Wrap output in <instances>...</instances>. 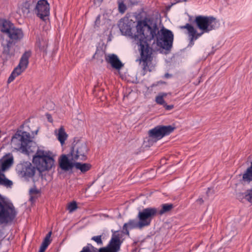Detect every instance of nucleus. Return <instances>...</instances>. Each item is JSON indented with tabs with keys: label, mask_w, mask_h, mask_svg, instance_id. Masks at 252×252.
<instances>
[{
	"label": "nucleus",
	"mask_w": 252,
	"mask_h": 252,
	"mask_svg": "<svg viewBox=\"0 0 252 252\" xmlns=\"http://www.w3.org/2000/svg\"><path fill=\"white\" fill-rule=\"evenodd\" d=\"M134 23L132 20L128 18H124L120 21L119 27L123 34L131 37L137 41V44L140 45L141 58L136 61L140 63L142 62L143 69L145 72L151 71L148 66V63L152 59V49L150 46L155 48L158 46L157 26L156 25L155 28L152 29L145 20L139 21L136 26V33L133 34L131 29Z\"/></svg>",
	"instance_id": "f257e3e1"
},
{
	"label": "nucleus",
	"mask_w": 252,
	"mask_h": 252,
	"mask_svg": "<svg viewBox=\"0 0 252 252\" xmlns=\"http://www.w3.org/2000/svg\"><path fill=\"white\" fill-rule=\"evenodd\" d=\"M32 162L36 168L30 162L18 164L16 166L17 173L22 177L31 178L34 176L36 169L40 172L49 170L54 165V155L49 151L38 149L33 157Z\"/></svg>",
	"instance_id": "f03ea898"
},
{
	"label": "nucleus",
	"mask_w": 252,
	"mask_h": 252,
	"mask_svg": "<svg viewBox=\"0 0 252 252\" xmlns=\"http://www.w3.org/2000/svg\"><path fill=\"white\" fill-rule=\"evenodd\" d=\"M194 22L197 28L201 31L197 32L195 28L190 24L187 23L181 27V29H186L189 36V44H194L193 41L196 40L204 33H209L210 31L219 27L220 24L217 19L213 16L198 15L195 17Z\"/></svg>",
	"instance_id": "7ed1b4c3"
},
{
	"label": "nucleus",
	"mask_w": 252,
	"mask_h": 252,
	"mask_svg": "<svg viewBox=\"0 0 252 252\" xmlns=\"http://www.w3.org/2000/svg\"><path fill=\"white\" fill-rule=\"evenodd\" d=\"M158 52L168 55L171 52L174 41L173 32L165 28L160 22L158 24Z\"/></svg>",
	"instance_id": "20e7f679"
},
{
	"label": "nucleus",
	"mask_w": 252,
	"mask_h": 252,
	"mask_svg": "<svg viewBox=\"0 0 252 252\" xmlns=\"http://www.w3.org/2000/svg\"><path fill=\"white\" fill-rule=\"evenodd\" d=\"M32 142L30 134L26 131L19 130L12 136L11 146L15 150H21L23 153L29 154L32 150L29 144Z\"/></svg>",
	"instance_id": "39448f33"
},
{
	"label": "nucleus",
	"mask_w": 252,
	"mask_h": 252,
	"mask_svg": "<svg viewBox=\"0 0 252 252\" xmlns=\"http://www.w3.org/2000/svg\"><path fill=\"white\" fill-rule=\"evenodd\" d=\"M89 148L85 142L79 141L72 148V150L68 155L70 160L75 161L76 160H86L87 158V154Z\"/></svg>",
	"instance_id": "423d86ee"
},
{
	"label": "nucleus",
	"mask_w": 252,
	"mask_h": 252,
	"mask_svg": "<svg viewBox=\"0 0 252 252\" xmlns=\"http://www.w3.org/2000/svg\"><path fill=\"white\" fill-rule=\"evenodd\" d=\"M157 212V209L153 208H148L139 211L138 214L139 226L143 228L149 225Z\"/></svg>",
	"instance_id": "0eeeda50"
},
{
	"label": "nucleus",
	"mask_w": 252,
	"mask_h": 252,
	"mask_svg": "<svg viewBox=\"0 0 252 252\" xmlns=\"http://www.w3.org/2000/svg\"><path fill=\"white\" fill-rule=\"evenodd\" d=\"M34 12L38 17L45 21L50 14V5L46 0H39L34 8Z\"/></svg>",
	"instance_id": "6e6552de"
},
{
	"label": "nucleus",
	"mask_w": 252,
	"mask_h": 252,
	"mask_svg": "<svg viewBox=\"0 0 252 252\" xmlns=\"http://www.w3.org/2000/svg\"><path fill=\"white\" fill-rule=\"evenodd\" d=\"M14 43L8 41L7 38H2L1 45L3 48L1 58L4 62L11 59L15 55Z\"/></svg>",
	"instance_id": "1a4fd4ad"
},
{
	"label": "nucleus",
	"mask_w": 252,
	"mask_h": 252,
	"mask_svg": "<svg viewBox=\"0 0 252 252\" xmlns=\"http://www.w3.org/2000/svg\"><path fill=\"white\" fill-rule=\"evenodd\" d=\"M120 234L113 235L107 247L99 249L98 252H118L122 243Z\"/></svg>",
	"instance_id": "9d476101"
},
{
	"label": "nucleus",
	"mask_w": 252,
	"mask_h": 252,
	"mask_svg": "<svg viewBox=\"0 0 252 252\" xmlns=\"http://www.w3.org/2000/svg\"><path fill=\"white\" fill-rule=\"evenodd\" d=\"M6 36L8 38V41L15 44L23 38L24 32L21 29L14 26Z\"/></svg>",
	"instance_id": "9b49d317"
},
{
	"label": "nucleus",
	"mask_w": 252,
	"mask_h": 252,
	"mask_svg": "<svg viewBox=\"0 0 252 252\" xmlns=\"http://www.w3.org/2000/svg\"><path fill=\"white\" fill-rule=\"evenodd\" d=\"M14 163V158L13 155L9 153L6 154L0 159V171L1 172H4L8 170L13 165Z\"/></svg>",
	"instance_id": "f8f14e48"
},
{
	"label": "nucleus",
	"mask_w": 252,
	"mask_h": 252,
	"mask_svg": "<svg viewBox=\"0 0 252 252\" xmlns=\"http://www.w3.org/2000/svg\"><path fill=\"white\" fill-rule=\"evenodd\" d=\"M31 55V53L29 51L25 52L22 56L19 64L15 68L17 71L21 74L27 68L29 64V59Z\"/></svg>",
	"instance_id": "ddd939ff"
},
{
	"label": "nucleus",
	"mask_w": 252,
	"mask_h": 252,
	"mask_svg": "<svg viewBox=\"0 0 252 252\" xmlns=\"http://www.w3.org/2000/svg\"><path fill=\"white\" fill-rule=\"evenodd\" d=\"M106 61L109 63L112 67L117 70L121 69L124 64L121 62L118 56L115 54H110L105 58Z\"/></svg>",
	"instance_id": "4468645a"
},
{
	"label": "nucleus",
	"mask_w": 252,
	"mask_h": 252,
	"mask_svg": "<svg viewBox=\"0 0 252 252\" xmlns=\"http://www.w3.org/2000/svg\"><path fill=\"white\" fill-rule=\"evenodd\" d=\"M67 157L66 155H62L59 160L60 167L64 170H68L72 169L74 166L73 161L70 160V157Z\"/></svg>",
	"instance_id": "2eb2a0df"
},
{
	"label": "nucleus",
	"mask_w": 252,
	"mask_h": 252,
	"mask_svg": "<svg viewBox=\"0 0 252 252\" xmlns=\"http://www.w3.org/2000/svg\"><path fill=\"white\" fill-rule=\"evenodd\" d=\"M14 26L10 21L5 19H0V31L6 35Z\"/></svg>",
	"instance_id": "dca6fc26"
},
{
	"label": "nucleus",
	"mask_w": 252,
	"mask_h": 252,
	"mask_svg": "<svg viewBox=\"0 0 252 252\" xmlns=\"http://www.w3.org/2000/svg\"><path fill=\"white\" fill-rule=\"evenodd\" d=\"M175 127L169 125L165 126H158V140L163 137L169 135L173 132Z\"/></svg>",
	"instance_id": "f3484780"
},
{
	"label": "nucleus",
	"mask_w": 252,
	"mask_h": 252,
	"mask_svg": "<svg viewBox=\"0 0 252 252\" xmlns=\"http://www.w3.org/2000/svg\"><path fill=\"white\" fill-rule=\"evenodd\" d=\"M135 228H142L139 225V221L130 220L127 223L124 224L123 227V233L128 236L129 235L128 229H131Z\"/></svg>",
	"instance_id": "a211bd4d"
},
{
	"label": "nucleus",
	"mask_w": 252,
	"mask_h": 252,
	"mask_svg": "<svg viewBox=\"0 0 252 252\" xmlns=\"http://www.w3.org/2000/svg\"><path fill=\"white\" fill-rule=\"evenodd\" d=\"M236 197L241 201H243L245 199L249 202L252 203V188L247 189L245 192L237 193Z\"/></svg>",
	"instance_id": "6ab92c4d"
},
{
	"label": "nucleus",
	"mask_w": 252,
	"mask_h": 252,
	"mask_svg": "<svg viewBox=\"0 0 252 252\" xmlns=\"http://www.w3.org/2000/svg\"><path fill=\"white\" fill-rule=\"evenodd\" d=\"M241 182L244 184H249L252 182V162L250 166L246 169L243 174Z\"/></svg>",
	"instance_id": "aec40b11"
},
{
	"label": "nucleus",
	"mask_w": 252,
	"mask_h": 252,
	"mask_svg": "<svg viewBox=\"0 0 252 252\" xmlns=\"http://www.w3.org/2000/svg\"><path fill=\"white\" fill-rule=\"evenodd\" d=\"M55 133H56L58 140L62 145H63L67 137V134L65 132L64 128L61 126L58 129V131L57 130L55 131Z\"/></svg>",
	"instance_id": "412c9836"
},
{
	"label": "nucleus",
	"mask_w": 252,
	"mask_h": 252,
	"mask_svg": "<svg viewBox=\"0 0 252 252\" xmlns=\"http://www.w3.org/2000/svg\"><path fill=\"white\" fill-rule=\"evenodd\" d=\"M52 235V232L50 231L46 235L44 238L43 241L42 242L41 245L40 247V249L38 252H44L48 246L51 242V236Z\"/></svg>",
	"instance_id": "4be33fe9"
},
{
	"label": "nucleus",
	"mask_w": 252,
	"mask_h": 252,
	"mask_svg": "<svg viewBox=\"0 0 252 252\" xmlns=\"http://www.w3.org/2000/svg\"><path fill=\"white\" fill-rule=\"evenodd\" d=\"M74 167L80 170L82 173H85L91 169V165L87 163L74 162Z\"/></svg>",
	"instance_id": "5701e85b"
},
{
	"label": "nucleus",
	"mask_w": 252,
	"mask_h": 252,
	"mask_svg": "<svg viewBox=\"0 0 252 252\" xmlns=\"http://www.w3.org/2000/svg\"><path fill=\"white\" fill-rule=\"evenodd\" d=\"M32 8V4L29 2H26L23 4L21 8V12L24 17L28 16Z\"/></svg>",
	"instance_id": "b1692460"
},
{
	"label": "nucleus",
	"mask_w": 252,
	"mask_h": 252,
	"mask_svg": "<svg viewBox=\"0 0 252 252\" xmlns=\"http://www.w3.org/2000/svg\"><path fill=\"white\" fill-rule=\"evenodd\" d=\"M158 139L154 137H150V136L148 135V137H146L144 140L143 146L145 148L150 147L153 146L154 144L156 143Z\"/></svg>",
	"instance_id": "393cba45"
},
{
	"label": "nucleus",
	"mask_w": 252,
	"mask_h": 252,
	"mask_svg": "<svg viewBox=\"0 0 252 252\" xmlns=\"http://www.w3.org/2000/svg\"><path fill=\"white\" fill-rule=\"evenodd\" d=\"M173 208V205L171 203L163 204L161 205L160 210L158 211V214L162 215L164 213H168L170 212Z\"/></svg>",
	"instance_id": "a878e982"
},
{
	"label": "nucleus",
	"mask_w": 252,
	"mask_h": 252,
	"mask_svg": "<svg viewBox=\"0 0 252 252\" xmlns=\"http://www.w3.org/2000/svg\"><path fill=\"white\" fill-rule=\"evenodd\" d=\"M37 46L39 49L43 52H46V49L47 47V43L46 40L43 39L39 40L36 43Z\"/></svg>",
	"instance_id": "bb28decb"
},
{
	"label": "nucleus",
	"mask_w": 252,
	"mask_h": 252,
	"mask_svg": "<svg viewBox=\"0 0 252 252\" xmlns=\"http://www.w3.org/2000/svg\"><path fill=\"white\" fill-rule=\"evenodd\" d=\"M20 74H21V73L20 72H19L18 71H17L16 70H15L14 69V70L12 71L11 74L8 78V80H7V83H11L12 81H13L14 80V79H15V78L16 77L19 76Z\"/></svg>",
	"instance_id": "cd10ccee"
},
{
	"label": "nucleus",
	"mask_w": 252,
	"mask_h": 252,
	"mask_svg": "<svg viewBox=\"0 0 252 252\" xmlns=\"http://www.w3.org/2000/svg\"><path fill=\"white\" fill-rule=\"evenodd\" d=\"M148 135L158 139V126L149 130Z\"/></svg>",
	"instance_id": "c85d7f7f"
},
{
	"label": "nucleus",
	"mask_w": 252,
	"mask_h": 252,
	"mask_svg": "<svg viewBox=\"0 0 252 252\" xmlns=\"http://www.w3.org/2000/svg\"><path fill=\"white\" fill-rule=\"evenodd\" d=\"M118 8H119V11L120 13H124L126 9V5L124 3V2L123 1H118Z\"/></svg>",
	"instance_id": "c756f323"
},
{
	"label": "nucleus",
	"mask_w": 252,
	"mask_h": 252,
	"mask_svg": "<svg viewBox=\"0 0 252 252\" xmlns=\"http://www.w3.org/2000/svg\"><path fill=\"white\" fill-rule=\"evenodd\" d=\"M91 240L95 242L98 245H102L103 244L101 235L93 236Z\"/></svg>",
	"instance_id": "7c9ffc66"
},
{
	"label": "nucleus",
	"mask_w": 252,
	"mask_h": 252,
	"mask_svg": "<svg viewBox=\"0 0 252 252\" xmlns=\"http://www.w3.org/2000/svg\"><path fill=\"white\" fill-rule=\"evenodd\" d=\"M77 208V204L76 202H73L70 203L68 207V209L70 212H72Z\"/></svg>",
	"instance_id": "2f4dec72"
},
{
	"label": "nucleus",
	"mask_w": 252,
	"mask_h": 252,
	"mask_svg": "<svg viewBox=\"0 0 252 252\" xmlns=\"http://www.w3.org/2000/svg\"><path fill=\"white\" fill-rule=\"evenodd\" d=\"M166 103L163 99V95L162 94H158V104L162 105L164 107Z\"/></svg>",
	"instance_id": "473e14b6"
},
{
	"label": "nucleus",
	"mask_w": 252,
	"mask_h": 252,
	"mask_svg": "<svg viewBox=\"0 0 252 252\" xmlns=\"http://www.w3.org/2000/svg\"><path fill=\"white\" fill-rule=\"evenodd\" d=\"M91 249H94V247L91 244H88L87 246L84 247L80 252H92Z\"/></svg>",
	"instance_id": "72a5a7b5"
},
{
	"label": "nucleus",
	"mask_w": 252,
	"mask_h": 252,
	"mask_svg": "<svg viewBox=\"0 0 252 252\" xmlns=\"http://www.w3.org/2000/svg\"><path fill=\"white\" fill-rule=\"evenodd\" d=\"M164 108L166 110H171L174 108L173 105H167V103L165 104V105L164 106Z\"/></svg>",
	"instance_id": "f704fd0d"
},
{
	"label": "nucleus",
	"mask_w": 252,
	"mask_h": 252,
	"mask_svg": "<svg viewBox=\"0 0 252 252\" xmlns=\"http://www.w3.org/2000/svg\"><path fill=\"white\" fill-rule=\"evenodd\" d=\"M197 202H199L200 204H202L203 203L204 201L202 198H198L197 200Z\"/></svg>",
	"instance_id": "c9c22d12"
},
{
	"label": "nucleus",
	"mask_w": 252,
	"mask_h": 252,
	"mask_svg": "<svg viewBox=\"0 0 252 252\" xmlns=\"http://www.w3.org/2000/svg\"><path fill=\"white\" fill-rule=\"evenodd\" d=\"M172 5H169L167 6L166 7V10H167V11H168V10H170V8H171V7L172 6Z\"/></svg>",
	"instance_id": "e433bc0d"
},
{
	"label": "nucleus",
	"mask_w": 252,
	"mask_h": 252,
	"mask_svg": "<svg viewBox=\"0 0 252 252\" xmlns=\"http://www.w3.org/2000/svg\"><path fill=\"white\" fill-rule=\"evenodd\" d=\"M100 17L99 16H97L95 21V23L96 24L97 21L99 20Z\"/></svg>",
	"instance_id": "4c0bfd02"
},
{
	"label": "nucleus",
	"mask_w": 252,
	"mask_h": 252,
	"mask_svg": "<svg viewBox=\"0 0 252 252\" xmlns=\"http://www.w3.org/2000/svg\"><path fill=\"white\" fill-rule=\"evenodd\" d=\"M47 118H48V119L49 121V122H51V120H50V118H50L51 117L49 115H47Z\"/></svg>",
	"instance_id": "58836bf2"
},
{
	"label": "nucleus",
	"mask_w": 252,
	"mask_h": 252,
	"mask_svg": "<svg viewBox=\"0 0 252 252\" xmlns=\"http://www.w3.org/2000/svg\"><path fill=\"white\" fill-rule=\"evenodd\" d=\"M171 76V75H170V74H168V73H166V74H165V76L166 78H168V77H169V76Z\"/></svg>",
	"instance_id": "ea45409f"
},
{
	"label": "nucleus",
	"mask_w": 252,
	"mask_h": 252,
	"mask_svg": "<svg viewBox=\"0 0 252 252\" xmlns=\"http://www.w3.org/2000/svg\"><path fill=\"white\" fill-rule=\"evenodd\" d=\"M155 101L157 103H158V95H157L156 97H155Z\"/></svg>",
	"instance_id": "a19ab883"
},
{
	"label": "nucleus",
	"mask_w": 252,
	"mask_h": 252,
	"mask_svg": "<svg viewBox=\"0 0 252 252\" xmlns=\"http://www.w3.org/2000/svg\"><path fill=\"white\" fill-rule=\"evenodd\" d=\"M159 94H162L163 95V97L166 95V94L165 93H160Z\"/></svg>",
	"instance_id": "79ce46f5"
},
{
	"label": "nucleus",
	"mask_w": 252,
	"mask_h": 252,
	"mask_svg": "<svg viewBox=\"0 0 252 252\" xmlns=\"http://www.w3.org/2000/svg\"><path fill=\"white\" fill-rule=\"evenodd\" d=\"M164 159H162L160 161V163L161 164H164V163L163 162V160H164Z\"/></svg>",
	"instance_id": "37998d69"
},
{
	"label": "nucleus",
	"mask_w": 252,
	"mask_h": 252,
	"mask_svg": "<svg viewBox=\"0 0 252 252\" xmlns=\"http://www.w3.org/2000/svg\"><path fill=\"white\" fill-rule=\"evenodd\" d=\"M97 0L98 1L101 2V1H102L103 0Z\"/></svg>",
	"instance_id": "c03bdc74"
}]
</instances>
